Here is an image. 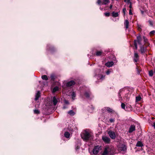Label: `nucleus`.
<instances>
[{
    "mask_svg": "<svg viewBox=\"0 0 155 155\" xmlns=\"http://www.w3.org/2000/svg\"><path fill=\"white\" fill-rule=\"evenodd\" d=\"M130 92L129 89L127 87L121 89L118 94L119 101L124 100L127 101H129L130 96Z\"/></svg>",
    "mask_w": 155,
    "mask_h": 155,
    "instance_id": "nucleus-1",
    "label": "nucleus"
},
{
    "mask_svg": "<svg viewBox=\"0 0 155 155\" xmlns=\"http://www.w3.org/2000/svg\"><path fill=\"white\" fill-rule=\"evenodd\" d=\"M80 92L81 94H83L84 96L88 99H91L94 97V95L88 87H83Z\"/></svg>",
    "mask_w": 155,
    "mask_h": 155,
    "instance_id": "nucleus-2",
    "label": "nucleus"
},
{
    "mask_svg": "<svg viewBox=\"0 0 155 155\" xmlns=\"http://www.w3.org/2000/svg\"><path fill=\"white\" fill-rule=\"evenodd\" d=\"M103 73V71L97 69L94 71V77L97 79L98 82L101 81L105 79V75Z\"/></svg>",
    "mask_w": 155,
    "mask_h": 155,
    "instance_id": "nucleus-3",
    "label": "nucleus"
},
{
    "mask_svg": "<svg viewBox=\"0 0 155 155\" xmlns=\"http://www.w3.org/2000/svg\"><path fill=\"white\" fill-rule=\"evenodd\" d=\"M81 136L83 140L85 141H87L89 140H91L93 139L92 135L86 131H85L81 135Z\"/></svg>",
    "mask_w": 155,
    "mask_h": 155,
    "instance_id": "nucleus-4",
    "label": "nucleus"
},
{
    "mask_svg": "<svg viewBox=\"0 0 155 155\" xmlns=\"http://www.w3.org/2000/svg\"><path fill=\"white\" fill-rule=\"evenodd\" d=\"M101 155H113L114 152L112 149L108 146H106L104 151L101 153Z\"/></svg>",
    "mask_w": 155,
    "mask_h": 155,
    "instance_id": "nucleus-5",
    "label": "nucleus"
},
{
    "mask_svg": "<svg viewBox=\"0 0 155 155\" xmlns=\"http://www.w3.org/2000/svg\"><path fill=\"white\" fill-rule=\"evenodd\" d=\"M137 40H135L134 41V45L136 49H137V43L139 45H141V38L140 35L137 36Z\"/></svg>",
    "mask_w": 155,
    "mask_h": 155,
    "instance_id": "nucleus-6",
    "label": "nucleus"
},
{
    "mask_svg": "<svg viewBox=\"0 0 155 155\" xmlns=\"http://www.w3.org/2000/svg\"><path fill=\"white\" fill-rule=\"evenodd\" d=\"M109 2V0H98L97 3L99 5H106Z\"/></svg>",
    "mask_w": 155,
    "mask_h": 155,
    "instance_id": "nucleus-7",
    "label": "nucleus"
},
{
    "mask_svg": "<svg viewBox=\"0 0 155 155\" xmlns=\"http://www.w3.org/2000/svg\"><path fill=\"white\" fill-rule=\"evenodd\" d=\"M108 134L109 137L112 139H115L116 136L115 132L111 130H109L108 132Z\"/></svg>",
    "mask_w": 155,
    "mask_h": 155,
    "instance_id": "nucleus-8",
    "label": "nucleus"
},
{
    "mask_svg": "<svg viewBox=\"0 0 155 155\" xmlns=\"http://www.w3.org/2000/svg\"><path fill=\"white\" fill-rule=\"evenodd\" d=\"M102 139L106 143L109 144L110 143V139L109 137L106 136H103Z\"/></svg>",
    "mask_w": 155,
    "mask_h": 155,
    "instance_id": "nucleus-9",
    "label": "nucleus"
},
{
    "mask_svg": "<svg viewBox=\"0 0 155 155\" xmlns=\"http://www.w3.org/2000/svg\"><path fill=\"white\" fill-rule=\"evenodd\" d=\"M119 150L121 151L126 152L127 150L126 146L124 144L120 145L118 148Z\"/></svg>",
    "mask_w": 155,
    "mask_h": 155,
    "instance_id": "nucleus-10",
    "label": "nucleus"
},
{
    "mask_svg": "<svg viewBox=\"0 0 155 155\" xmlns=\"http://www.w3.org/2000/svg\"><path fill=\"white\" fill-rule=\"evenodd\" d=\"M75 83L74 81H71L66 83V86L68 87H70L74 85Z\"/></svg>",
    "mask_w": 155,
    "mask_h": 155,
    "instance_id": "nucleus-11",
    "label": "nucleus"
},
{
    "mask_svg": "<svg viewBox=\"0 0 155 155\" xmlns=\"http://www.w3.org/2000/svg\"><path fill=\"white\" fill-rule=\"evenodd\" d=\"M139 60V56L137 53H135L134 57V62H137Z\"/></svg>",
    "mask_w": 155,
    "mask_h": 155,
    "instance_id": "nucleus-12",
    "label": "nucleus"
},
{
    "mask_svg": "<svg viewBox=\"0 0 155 155\" xmlns=\"http://www.w3.org/2000/svg\"><path fill=\"white\" fill-rule=\"evenodd\" d=\"M99 151L98 146H95L93 150V153L94 154H97Z\"/></svg>",
    "mask_w": 155,
    "mask_h": 155,
    "instance_id": "nucleus-13",
    "label": "nucleus"
},
{
    "mask_svg": "<svg viewBox=\"0 0 155 155\" xmlns=\"http://www.w3.org/2000/svg\"><path fill=\"white\" fill-rule=\"evenodd\" d=\"M135 130V126L134 125H131L129 128L128 131L129 133H130Z\"/></svg>",
    "mask_w": 155,
    "mask_h": 155,
    "instance_id": "nucleus-14",
    "label": "nucleus"
},
{
    "mask_svg": "<svg viewBox=\"0 0 155 155\" xmlns=\"http://www.w3.org/2000/svg\"><path fill=\"white\" fill-rule=\"evenodd\" d=\"M103 113L106 112V111L109 112H111L112 111V110L108 107H105L104 108L102 109Z\"/></svg>",
    "mask_w": 155,
    "mask_h": 155,
    "instance_id": "nucleus-15",
    "label": "nucleus"
},
{
    "mask_svg": "<svg viewBox=\"0 0 155 155\" xmlns=\"http://www.w3.org/2000/svg\"><path fill=\"white\" fill-rule=\"evenodd\" d=\"M103 54V51H97L95 54L93 55L97 56H101Z\"/></svg>",
    "mask_w": 155,
    "mask_h": 155,
    "instance_id": "nucleus-16",
    "label": "nucleus"
},
{
    "mask_svg": "<svg viewBox=\"0 0 155 155\" xmlns=\"http://www.w3.org/2000/svg\"><path fill=\"white\" fill-rule=\"evenodd\" d=\"M114 64V63L113 61H108L106 63L105 65L108 67H110L113 66Z\"/></svg>",
    "mask_w": 155,
    "mask_h": 155,
    "instance_id": "nucleus-17",
    "label": "nucleus"
},
{
    "mask_svg": "<svg viewBox=\"0 0 155 155\" xmlns=\"http://www.w3.org/2000/svg\"><path fill=\"white\" fill-rule=\"evenodd\" d=\"M58 98H57L55 96H54L53 97L52 101L54 106H55L57 104L58 102Z\"/></svg>",
    "mask_w": 155,
    "mask_h": 155,
    "instance_id": "nucleus-18",
    "label": "nucleus"
},
{
    "mask_svg": "<svg viewBox=\"0 0 155 155\" xmlns=\"http://www.w3.org/2000/svg\"><path fill=\"white\" fill-rule=\"evenodd\" d=\"M40 96V93L39 91H38L35 95V100H38Z\"/></svg>",
    "mask_w": 155,
    "mask_h": 155,
    "instance_id": "nucleus-19",
    "label": "nucleus"
},
{
    "mask_svg": "<svg viewBox=\"0 0 155 155\" xmlns=\"http://www.w3.org/2000/svg\"><path fill=\"white\" fill-rule=\"evenodd\" d=\"M78 144H76L75 145L76 150L79 149L80 146L81 145V143L80 140H78Z\"/></svg>",
    "mask_w": 155,
    "mask_h": 155,
    "instance_id": "nucleus-20",
    "label": "nucleus"
},
{
    "mask_svg": "<svg viewBox=\"0 0 155 155\" xmlns=\"http://www.w3.org/2000/svg\"><path fill=\"white\" fill-rule=\"evenodd\" d=\"M146 48H144L143 46H141L140 47V51L141 54H143L145 52Z\"/></svg>",
    "mask_w": 155,
    "mask_h": 155,
    "instance_id": "nucleus-21",
    "label": "nucleus"
},
{
    "mask_svg": "<svg viewBox=\"0 0 155 155\" xmlns=\"http://www.w3.org/2000/svg\"><path fill=\"white\" fill-rule=\"evenodd\" d=\"M70 134L69 132L68 131H66L64 133V136L66 138H70Z\"/></svg>",
    "mask_w": 155,
    "mask_h": 155,
    "instance_id": "nucleus-22",
    "label": "nucleus"
},
{
    "mask_svg": "<svg viewBox=\"0 0 155 155\" xmlns=\"http://www.w3.org/2000/svg\"><path fill=\"white\" fill-rule=\"evenodd\" d=\"M47 48L48 50H51V51H52L54 49V47L51 46L50 45H48Z\"/></svg>",
    "mask_w": 155,
    "mask_h": 155,
    "instance_id": "nucleus-23",
    "label": "nucleus"
},
{
    "mask_svg": "<svg viewBox=\"0 0 155 155\" xmlns=\"http://www.w3.org/2000/svg\"><path fill=\"white\" fill-rule=\"evenodd\" d=\"M136 146L137 147H141L143 146V144L141 141H138L137 143Z\"/></svg>",
    "mask_w": 155,
    "mask_h": 155,
    "instance_id": "nucleus-24",
    "label": "nucleus"
},
{
    "mask_svg": "<svg viewBox=\"0 0 155 155\" xmlns=\"http://www.w3.org/2000/svg\"><path fill=\"white\" fill-rule=\"evenodd\" d=\"M112 15L113 17H116L118 16L119 14L118 12H113L112 13Z\"/></svg>",
    "mask_w": 155,
    "mask_h": 155,
    "instance_id": "nucleus-25",
    "label": "nucleus"
},
{
    "mask_svg": "<svg viewBox=\"0 0 155 155\" xmlns=\"http://www.w3.org/2000/svg\"><path fill=\"white\" fill-rule=\"evenodd\" d=\"M129 24V22L127 20H126L125 21L124 23V24L125 26L126 27V28L127 29L128 28V25Z\"/></svg>",
    "mask_w": 155,
    "mask_h": 155,
    "instance_id": "nucleus-26",
    "label": "nucleus"
},
{
    "mask_svg": "<svg viewBox=\"0 0 155 155\" xmlns=\"http://www.w3.org/2000/svg\"><path fill=\"white\" fill-rule=\"evenodd\" d=\"M141 97L140 95H138L136 97V101L138 102L140 101Z\"/></svg>",
    "mask_w": 155,
    "mask_h": 155,
    "instance_id": "nucleus-27",
    "label": "nucleus"
},
{
    "mask_svg": "<svg viewBox=\"0 0 155 155\" xmlns=\"http://www.w3.org/2000/svg\"><path fill=\"white\" fill-rule=\"evenodd\" d=\"M68 113L71 116H74L75 114V112L72 110H71L68 111Z\"/></svg>",
    "mask_w": 155,
    "mask_h": 155,
    "instance_id": "nucleus-28",
    "label": "nucleus"
},
{
    "mask_svg": "<svg viewBox=\"0 0 155 155\" xmlns=\"http://www.w3.org/2000/svg\"><path fill=\"white\" fill-rule=\"evenodd\" d=\"M50 77L51 80L52 81H54L56 78V77L54 74H52L51 75Z\"/></svg>",
    "mask_w": 155,
    "mask_h": 155,
    "instance_id": "nucleus-29",
    "label": "nucleus"
},
{
    "mask_svg": "<svg viewBox=\"0 0 155 155\" xmlns=\"http://www.w3.org/2000/svg\"><path fill=\"white\" fill-rule=\"evenodd\" d=\"M71 95L72 97V99L73 100H74L76 96L75 92L74 91L72 92L71 94Z\"/></svg>",
    "mask_w": 155,
    "mask_h": 155,
    "instance_id": "nucleus-30",
    "label": "nucleus"
},
{
    "mask_svg": "<svg viewBox=\"0 0 155 155\" xmlns=\"http://www.w3.org/2000/svg\"><path fill=\"white\" fill-rule=\"evenodd\" d=\"M59 90V87L58 86H55L54 87L53 89L52 92L53 93H54L58 91Z\"/></svg>",
    "mask_w": 155,
    "mask_h": 155,
    "instance_id": "nucleus-31",
    "label": "nucleus"
},
{
    "mask_svg": "<svg viewBox=\"0 0 155 155\" xmlns=\"http://www.w3.org/2000/svg\"><path fill=\"white\" fill-rule=\"evenodd\" d=\"M41 78L43 80L47 81L48 80V78L47 76L46 75H43L41 76Z\"/></svg>",
    "mask_w": 155,
    "mask_h": 155,
    "instance_id": "nucleus-32",
    "label": "nucleus"
},
{
    "mask_svg": "<svg viewBox=\"0 0 155 155\" xmlns=\"http://www.w3.org/2000/svg\"><path fill=\"white\" fill-rule=\"evenodd\" d=\"M143 38L144 40V41L145 42V43H148V39L147 38L145 37L144 36H143Z\"/></svg>",
    "mask_w": 155,
    "mask_h": 155,
    "instance_id": "nucleus-33",
    "label": "nucleus"
},
{
    "mask_svg": "<svg viewBox=\"0 0 155 155\" xmlns=\"http://www.w3.org/2000/svg\"><path fill=\"white\" fill-rule=\"evenodd\" d=\"M149 75L150 76H152L153 75V70H151L149 72Z\"/></svg>",
    "mask_w": 155,
    "mask_h": 155,
    "instance_id": "nucleus-34",
    "label": "nucleus"
},
{
    "mask_svg": "<svg viewBox=\"0 0 155 155\" xmlns=\"http://www.w3.org/2000/svg\"><path fill=\"white\" fill-rule=\"evenodd\" d=\"M111 72H112L111 69H109L106 71V73L107 75H109L110 74V73Z\"/></svg>",
    "mask_w": 155,
    "mask_h": 155,
    "instance_id": "nucleus-35",
    "label": "nucleus"
},
{
    "mask_svg": "<svg viewBox=\"0 0 155 155\" xmlns=\"http://www.w3.org/2000/svg\"><path fill=\"white\" fill-rule=\"evenodd\" d=\"M34 113L35 114H38L40 113V111L38 110H34Z\"/></svg>",
    "mask_w": 155,
    "mask_h": 155,
    "instance_id": "nucleus-36",
    "label": "nucleus"
},
{
    "mask_svg": "<svg viewBox=\"0 0 155 155\" xmlns=\"http://www.w3.org/2000/svg\"><path fill=\"white\" fill-rule=\"evenodd\" d=\"M121 108L124 109H125V105L124 103H122L121 104Z\"/></svg>",
    "mask_w": 155,
    "mask_h": 155,
    "instance_id": "nucleus-37",
    "label": "nucleus"
},
{
    "mask_svg": "<svg viewBox=\"0 0 155 155\" xmlns=\"http://www.w3.org/2000/svg\"><path fill=\"white\" fill-rule=\"evenodd\" d=\"M110 122V123H113L115 121L114 119L111 118H110L109 120Z\"/></svg>",
    "mask_w": 155,
    "mask_h": 155,
    "instance_id": "nucleus-38",
    "label": "nucleus"
},
{
    "mask_svg": "<svg viewBox=\"0 0 155 155\" xmlns=\"http://www.w3.org/2000/svg\"><path fill=\"white\" fill-rule=\"evenodd\" d=\"M104 15L106 17H109L110 16V13L109 12H106L104 13Z\"/></svg>",
    "mask_w": 155,
    "mask_h": 155,
    "instance_id": "nucleus-39",
    "label": "nucleus"
},
{
    "mask_svg": "<svg viewBox=\"0 0 155 155\" xmlns=\"http://www.w3.org/2000/svg\"><path fill=\"white\" fill-rule=\"evenodd\" d=\"M68 130L69 131V132H71V133H72V132L73 131L72 129L71 128V127H68Z\"/></svg>",
    "mask_w": 155,
    "mask_h": 155,
    "instance_id": "nucleus-40",
    "label": "nucleus"
},
{
    "mask_svg": "<svg viewBox=\"0 0 155 155\" xmlns=\"http://www.w3.org/2000/svg\"><path fill=\"white\" fill-rule=\"evenodd\" d=\"M155 33V31L153 30L151 31L150 33V35H153Z\"/></svg>",
    "mask_w": 155,
    "mask_h": 155,
    "instance_id": "nucleus-41",
    "label": "nucleus"
},
{
    "mask_svg": "<svg viewBox=\"0 0 155 155\" xmlns=\"http://www.w3.org/2000/svg\"><path fill=\"white\" fill-rule=\"evenodd\" d=\"M130 0H124V1L125 2H126L127 3V5L129 4V2H130Z\"/></svg>",
    "mask_w": 155,
    "mask_h": 155,
    "instance_id": "nucleus-42",
    "label": "nucleus"
},
{
    "mask_svg": "<svg viewBox=\"0 0 155 155\" xmlns=\"http://www.w3.org/2000/svg\"><path fill=\"white\" fill-rule=\"evenodd\" d=\"M136 71H137V74H139L140 73V72L139 70H138V69L137 67V68H136Z\"/></svg>",
    "mask_w": 155,
    "mask_h": 155,
    "instance_id": "nucleus-43",
    "label": "nucleus"
},
{
    "mask_svg": "<svg viewBox=\"0 0 155 155\" xmlns=\"http://www.w3.org/2000/svg\"><path fill=\"white\" fill-rule=\"evenodd\" d=\"M129 7L131 9V8H132V7L131 2H129Z\"/></svg>",
    "mask_w": 155,
    "mask_h": 155,
    "instance_id": "nucleus-44",
    "label": "nucleus"
},
{
    "mask_svg": "<svg viewBox=\"0 0 155 155\" xmlns=\"http://www.w3.org/2000/svg\"><path fill=\"white\" fill-rule=\"evenodd\" d=\"M126 11V8H124L123 9V12L124 13V14L125 13V12Z\"/></svg>",
    "mask_w": 155,
    "mask_h": 155,
    "instance_id": "nucleus-45",
    "label": "nucleus"
},
{
    "mask_svg": "<svg viewBox=\"0 0 155 155\" xmlns=\"http://www.w3.org/2000/svg\"><path fill=\"white\" fill-rule=\"evenodd\" d=\"M150 24L151 25V26H153V23H152V22L150 21V20H149V21H148Z\"/></svg>",
    "mask_w": 155,
    "mask_h": 155,
    "instance_id": "nucleus-46",
    "label": "nucleus"
},
{
    "mask_svg": "<svg viewBox=\"0 0 155 155\" xmlns=\"http://www.w3.org/2000/svg\"><path fill=\"white\" fill-rule=\"evenodd\" d=\"M64 103L65 104H68V105L69 104V102L68 101L66 100H64Z\"/></svg>",
    "mask_w": 155,
    "mask_h": 155,
    "instance_id": "nucleus-47",
    "label": "nucleus"
},
{
    "mask_svg": "<svg viewBox=\"0 0 155 155\" xmlns=\"http://www.w3.org/2000/svg\"><path fill=\"white\" fill-rule=\"evenodd\" d=\"M68 106L67 105H64L63 106V109H65L67 108H68Z\"/></svg>",
    "mask_w": 155,
    "mask_h": 155,
    "instance_id": "nucleus-48",
    "label": "nucleus"
},
{
    "mask_svg": "<svg viewBox=\"0 0 155 155\" xmlns=\"http://www.w3.org/2000/svg\"><path fill=\"white\" fill-rule=\"evenodd\" d=\"M129 14L130 15H132L133 14V13L131 11V10L130 9L129 10Z\"/></svg>",
    "mask_w": 155,
    "mask_h": 155,
    "instance_id": "nucleus-49",
    "label": "nucleus"
},
{
    "mask_svg": "<svg viewBox=\"0 0 155 155\" xmlns=\"http://www.w3.org/2000/svg\"><path fill=\"white\" fill-rule=\"evenodd\" d=\"M112 6H113V5H112L111 4V5H110V9H111V8H112Z\"/></svg>",
    "mask_w": 155,
    "mask_h": 155,
    "instance_id": "nucleus-50",
    "label": "nucleus"
},
{
    "mask_svg": "<svg viewBox=\"0 0 155 155\" xmlns=\"http://www.w3.org/2000/svg\"><path fill=\"white\" fill-rule=\"evenodd\" d=\"M153 126L154 127V128L155 129V122H154L153 124Z\"/></svg>",
    "mask_w": 155,
    "mask_h": 155,
    "instance_id": "nucleus-51",
    "label": "nucleus"
},
{
    "mask_svg": "<svg viewBox=\"0 0 155 155\" xmlns=\"http://www.w3.org/2000/svg\"><path fill=\"white\" fill-rule=\"evenodd\" d=\"M100 9L101 10H103V8H101V7H100Z\"/></svg>",
    "mask_w": 155,
    "mask_h": 155,
    "instance_id": "nucleus-52",
    "label": "nucleus"
},
{
    "mask_svg": "<svg viewBox=\"0 0 155 155\" xmlns=\"http://www.w3.org/2000/svg\"><path fill=\"white\" fill-rule=\"evenodd\" d=\"M153 73H155V68H154V69H153Z\"/></svg>",
    "mask_w": 155,
    "mask_h": 155,
    "instance_id": "nucleus-53",
    "label": "nucleus"
},
{
    "mask_svg": "<svg viewBox=\"0 0 155 155\" xmlns=\"http://www.w3.org/2000/svg\"><path fill=\"white\" fill-rule=\"evenodd\" d=\"M87 56H88V57L89 58H91V56H90V57H89V54H88V55H87Z\"/></svg>",
    "mask_w": 155,
    "mask_h": 155,
    "instance_id": "nucleus-54",
    "label": "nucleus"
},
{
    "mask_svg": "<svg viewBox=\"0 0 155 155\" xmlns=\"http://www.w3.org/2000/svg\"><path fill=\"white\" fill-rule=\"evenodd\" d=\"M114 19H113V20L114 21H116L115 18H114Z\"/></svg>",
    "mask_w": 155,
    "mask_h": 155,
    "instance_id": "nucleus-55",
    "label": "nucleus"
},
{
    "mask_svg": "<svg viewBox=\"0 0 155 155\" xmlns=\"http://www.w3.org/2000/svg\"><path fill=\"white\" fill-rule=\"evenodd\" d=\"M114 19H113V20L114 21H116L115 18H114Z\"/></svg>",
    "mask_w": 155,
    "mask_h": 155,
    "instance_id": "nucleus-56",
    "label": "nucleus"
}]
</instances>
